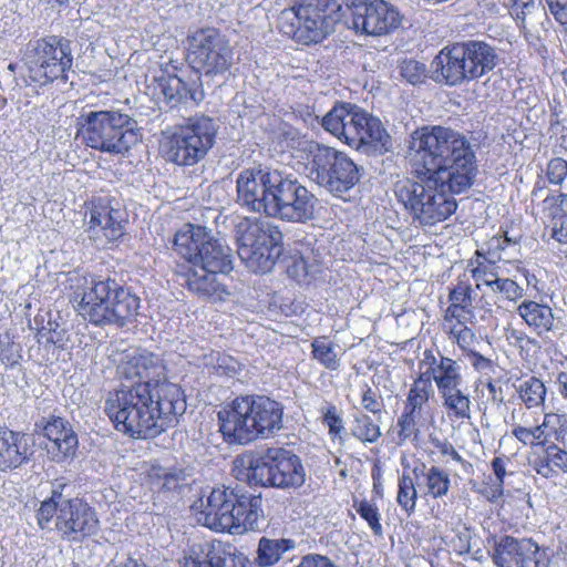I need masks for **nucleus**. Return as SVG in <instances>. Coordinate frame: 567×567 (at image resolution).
I'll use <instances>...</instances> for the list:
<instances>
[{
	"mask_svg": "<svg viewBox=\"0 0 567 567\" xmlns=\"http://www.w3.org/2000/svg\"><path fill=\"white\" fill-rule=\"evenodd\" d=\"M504 337L511 347L518 350L520 358L524 360H528L540 349L537 339L528 336L523 329L515 328L512 324H507L504 328Z\"/></svg>",
	"mask_w": 567,
	"mask_h": 567,
	"instance_id": "obj_43",
	"label": "nucleus"
},
{
	"mask_svg": "<svg viewBox=\"0 0 567 567\" xmlns=\"http://www.w3.org/2000/svg\"><path fill=\"white\" fill-rule=\"evenodd\" d=\"M534 470L545 478H554L560 473L567 474V451L550 443L535 460Z\"/></svg>",
	"mask_w": 567,
	"mask_h": 567,
	"instance_id": "obj_35",
	"label": "nucleus"
},
{
	"mask_svg": "<svg viewBox=\"0 0 567 567\" xmlns=\"http://www.w3.org/2000/svg\"><path fill=\"white\" fill-rule=\"evenodd\" d=\"M246 558L237 554L236 547L221 542H213L199 547L185 557L181 567H245Z\"/></svg>",
	"mask_w": 567,
	"mask_h": 567,
	"instance_id": "obj_22",
	"label": "nucleus"
},
{
	"mask_svg": "<svg viewBox=\"0 0 567 567\" xmlns=\"http://www.w3.org/2000/svg\"><path fill=\"white\" fill-rule=\"evenodd\" d=\"M453 194L447 187L434 186L432 195L425 196L429 204L423 210L421 225L432 226L454 214L457 203L452 196Z\"/></svg>",
	"mask_w": 567,
	"mask_h": 567,
	"instance_id": "obj_30",
	"label": "nucleus"
},
{
	"mask_svg": "<svg viewBox=\"0 0 567 567\" xmlns=\"http://www.w3.org/2000/svg\"><path fill=\"white\" fill-rule=\"evenodd\" d=\"M471 322L452 321L445 322V331L450 339L456 342L458 348L466 354L474 349L477 338L468 327Z\"/></svg>",
	"mask_w": 567,
	"mask_h": 567,
	"instance_id": "obj_47",
	"label": "nucleus"
},
{
	"mask_svg": "<svg viewBox=\"0 0 567 567\" xmlns=\"http://www.w3.org/2000/svg\"><path fill=\"white\" fill-rule=\"evenodd\" d=\"M318 198L292 174L281 172L269 217L291 223L313 218Z\"/></svg>",
	"mask_w": 567,
	"mask_h": 567,
	"instance_id": "obj_18",
	"label": "nucleus"
},
{
	"mask_svg": "<svg viewBox=\"0 0 567 567\" xmlns=\"http://www.w3.org/2000/svg\"><path fill=\"white\" fill-rule=\"evenodd\" d=\"M355 512L367 522L375 536H381L383 528L381 525V514L378 506L367 499L355 501L353 503Z\"/></svg>",
	"mask_w": 567,
	"mask_h": 567,
	"instance_id": "obj_52",
	"label": "nucleus"
},
{
	"mask_svg": "<svg viewBox=\"0 0 567 567\" xmlns=\"http://www.w3.org/2000/svg\"><path fill=\"white\" fill-rule=\"evenodd\" d=\"M126 217L118 203L114 205L106 198L95 199L90 208L89 231L103 236L107 243H114L125 233Z\"/></svg>",
	"mask_w": 567,
	"mask_h": 567,
	"instance_id": "obj_20",
	"label": "nucleus"
},
{
	"mask_svg": "<svg viewBox=\"0 0 567 567\" xmlns=\"http://www.w3.org/2000/svg\"><path fill=\"white\" fill-rule=\"evenodd\" d=\"M147 480L152 488L157 492H176L178 494L187 489L192 481L185 470L166 468L159 465H153L147 471Z\"/></svg>",
	"mask_w": 567,
	"mask_h": 567,
	"instance_id": "obj_31",
	"label": "nucleus"
},
{
	"mask_svg": "<svg viewBox=\"0 0 567 567\" xmlns=\"http://www.w3.org/2000/svg\"><path fill=\"white\" fill-rule=\"evenodd\" d=\"M349 28L357 34L381 37L390 34L401 24L399 10L384 0H348Z\"/></svg>",
	"mask_w": 567,
	"mask_h": 567,
	"instance_id": "obj_17",
	"label": "nucleus"
},
{
	"mask_svg": "<svg viewBox=\"0 0 567 567\" xmlns=\"http://www.w3.org/2000/svg\"><path fill=\"white\" fill-rule=\"evenodd\" d=\"M434 395V388L431 381V375L421 373L411 385L404 409L413 413L423 414L429 400Z\"/></svg>",
	"mask_w": 567,
	"mask_h": 567,
	"instance_id": "obj_39",
	"label": "nucleus"
},
{
	"mask_svg": "<svg viewBox=\"0 0 567 567\" xmlns=\"http://www.w3.org/2000/svg\"><path fill=\"white\" fill-rule=\"evenodd\" d=\"M161 87L163 95L171 103L172 107L179 103L187 104L189 102L197 105L204 100V91L200 84H197L195 81L190 83L184 82L177 75L164 79Z\"/></svg>",
	"mask_w": 567,
	"mask_h": 567,
	"instance_id": "obj_32",
	"label": "nucleus"
},
{
	"mask_svg": "<svg viewBox=\"0 0 567 567\" xmlns=\"http://www.w3.org/2000/svg\"><path fill=\"white\" fill-rule=\"evenodd\" d=\"M549 563L547 551L526 538L517 567H549Z\"/></svg>",
	"mask_w": 567,
	"mask_h": 567,
	"instance_id": "obj_50",
	"label": "nucleus"
},
{
	"mask_svg": "<svg viewBox=\"0 0 567 567\" xmlns=\"http://www.w3.org/2000/svg\"><path fill=\"white\" fill-rule=\"evenodd\" d=\"M54 527L70 540L79 542L97 533L100 523L95 512L80 499H68L61 504Z\"/></svg>",
	"mask_w": 567,
	"mask_h": 567,
	"instance_id": "obj_19",
	"label": "nucleus"
},
{
	"mask_svg": "<svg viewBox=\"0 0 567 567\" xmlns=\"http://www.w3.org/2000/svg\"><path fill=\"white\" fill-rule=\"evenodd\" d=\"M34 442L25 433L0 430V471L7 472L28 463L33 455Z\"/></svg>",
	"mask_w": 567,
	"mask_h": 567,
	"instance_id": "obj_24",
	"label": "nucleus"
},
{
	"mask_svg": "<svg viewBox=\"0 0 567 567\" xmlns=\"http://www.w3.org/2000/svg\"><path fill=\"white\" fill-rule=\"evenodd\" d=\"M509 12L518 27L534 21L545 29V24L549 23L545 8L536 4L534 0H513Z\"/></svg>",
	"mask_w": 567,
	"mask_h": 567,
	"instance_id": "obj_42",
	"label": "nucleus"
},
{
	"mask_svg": "<svg viewBox=\"0 0 567 567\" xmlns=\"http://www.w3.org/2000/svg\"><path fill=\"white\" fill-rule=\"evenodd\" d=\"M297 153L302 173L334 197L343 198L361 178L360 168L353 159L334 147L302 141Z\"/></svg>",
	"mask_w": 567,
	"mask_h": 567,
	"instance_id": "obj_6",
	"label": "nucleus"
},
{
	"mask_svg": "<svg viewBox=\"0 0 567 567\" xmlns=\"http://www.w3.org/2000/svg\"><path fill=\"white\" fill-rule=\"evenodd\" d=\"M493 292H498L504 299L511 302H518L525 295V289L519 286L514 279L499 278L496 285L493 286Z\"/></svg>",
	"mask_w": 567,
	"mask_h": 567,
	"instance_id": "obj_58",
	"label": "nucleus"
},
{
	"mask_svg": "<svg viewBox=\"0 0 567 567\" xmlns=\"http://www.w3.org/2000/svg\"><path fill=\"white\" fill-rule=\"evenodd\" d=\"M360 106L352 103H337L323 117L322 127L349 145L350 143V126L354 125V117L359 113Z\"/></svg>",
	"mask_w": 567,
	"mask_h": 567,
	"instance_id": "obj_28",
	"label": "nucleus"
},
{
	"mask_svg": "<svg viewBox=\"0 0 567 567\" xmlns=\"http://www.w3.org/2000/svg\"><path fill=\"white\" fill-rule=\"evenodd\" d=\"M188 51L193 68L205 75L224 74L233 63L228 41L214 28L200 29L190 35Z\"/></svg>",
	"mask_w": 567,
	"mask_h": 567,
	"instance_id": "obj_16",
	"label": "nucleus"
},
{
	"mask_svg": "<svg viewBox=\"0 0 567 567\" xmlns=\"http://www.w3.org/2000/svg\"><path fill=\"white\" fill-rule=\"evenodd\" d=\"M351 434L360 442L374 443L381 436V431L380 426L369 415L363 412H357L353 414Z\"/></svg>",
	"mask_w": 567,
	"mask_h": 567,
	"instance_id": "obj_45",
	"label": "nucleus"
},
{
	"mask_svg": "<svg viewBox=\"0 0 567 567\" xmlns=\"http://www.w3.org/2000/svg\"><path fill=\"white\" fill-rule=\"evenodd\" d=\"M544 174L549 184L560 186L567 177V161L563 157H553L546 164Z\"/></svg>",
	"mask_w": 567,
	"mask_h": 567,
	"instance_id": "obj_59",
	"label": "nucleus"
},
{
	"mask_svg": "<svg viewBox=\"0 0 567 567\" xmlns=\"http://www.w3.org/2000/svg\"><path fill=\"white\" fill-rule=\"evenodd\" d=\"M73 64L71 42L56 35H49L29 43L27 86L42 87L55 80H68Z\"/></svg>",
	"mask_w": 567,
	"mask_h": 567,
	"instance_id": "obj_13",
	"label": "nucleus"
},
{
	"mask_svg": "<svg viewBox=\"0 0 567 567\" xmlns=\"http://www.w3.org/2000/svg\"><path fill=\"white\" fill-rule=\"evenodd\" d=\"M346 17L338 0H296L277 20L279 31L298 44H318L336 31Z\"/></svg>",
	"mask_w": 567,
	"mask_h": 567,
	"instance_id": "obj_8",
	"label": "nucleus"
},
{
	"mask_svg": "<svg viewBox=\"0 0 567 567\" xmlns=\"http://www.w3.org/2000/svg\"><path fill=\"white\" fill-rule=\"evenodd\" d=\"M353 118L357 121L349 128L351 134L349 146L355 150L373 148L377 152L388 150L390 136L378 117L360 107L358 115Z\"/></svg>",
	"mask_w": 567,
	"mask_h": 567,
	"instance_id": "obj_23",
	"label": "nucleus"
},
{
	"mask_svg": "<svg viewBox=\"0 0 567 567\" xmlns=\"http://www.w3.org/2000/svg\"><path fill=\"white\" fill-rule=\"evenodd\" d=\"M78 135L87 147L115 156H125L142 138L137 121L115 109L81 114Z\"/></svg>",
	"mask_w": 567,
	"mask_h": 567,
	"instance_id": "obj_7",
	"label": "nucleus"
},
{
	"mask_svg": "<svg viewBox=\"0 0 567 567\" xmlns=\"http://www.w3.org/2000/svg\"><path fill=\"white\" fill-rule=\"evenodd\" d=\"M439 393L443 408L451 420H468L471 417V399L464 384L449 386Z\"/></svg>",
	"mask_w": 567,
	"mask_h": 567,
	"instance_id": "obj_34",
	"label": "nucleus"
},
{
	"mask_svg": "<svg viewBox=\"0 0 567 567\" xmlns=\"http://www.w3.org/2000/svg\"><path fill=\"white\" fill-rule=\"evenodd\" d=\"M217 122L207 115H194L162 133L159 152L166 162L189 167L202 162L213 148Z\"/></svg>",
	"mask_w": 567,
	"mask_h": 567,
	"instance_id": "obj_11",
	"label": "nucleus"
},
{
	"mask_svg": "<svg viewBox=\"0 0 567 567\" xmlns=\"http://www.w3.org/2000/svg\"><path fill=\"white\" fill-rule=\"evenodd\" d=\"M236 233L243 264L255 274L270 271L281 254L279 227L266 219L246 217L237 224Z\"/></svg>",
	"mask_w": 567,
	"mask_h": 567,
	"instance_id": "obj_12",
	"label": "nucleus"
},
{
	"mask_svg": "<svg viewBox=\"0 0 567 567\" xmlns=\"http://www.w3.org/2000/svg\"><path fill=\"white\" fill-rule=\"evenodd\" d=\"M64 330H59V323L49 316L45 326L39 327V332L35 333L38 340L45 339V342L51 344L62 346L64 342Z\"/></svg>",
	"mask_w": 567,
	"mask_h": 567,
	"instance_id": "obj_61",
	"label": "nucleus"
},
{
	"mask_svg": "<svg viewBox=\"0 0 567 567\" xmlns=\"http://www.w3.org/2000/svg\"><path fill=\"white\" fill-rule=\"evenodd\" d=\"M185 411V394L179 385H166L155 393L121 383L104 402V412L115 429L138 439L161 434Z\"/></svg>",
	"mask_w": 567,
	"mask_h": 567,
	"instance_id": "obj_1",
	"label": "nucleus"
},
{
	"mask_svg": "<svg viewBox=\"0 0 567 567\" xmlns=\"http://www.w3.org/2000/svg\"><path fill=\"white\" fill-rule=\"evenodd\" d=\"M61 493L53 492L49 499L41 503L37 513L38 525L41 529H52L53 518L56 519L61 509V504L66 502Z\"/></svg>",
	"mask_w": 567,
	"mask_h": 567,
	"instance_id": "obj_49",
	"label": "nucleus"
},
{
	"mask_svg": "<svg viewBox=\"0 0 567 567\" xmlns=\"http://www.w3.org/2000/svg\"><path fill=\"white\" fill-rule=\"evenodd\" d=\"M512 435L524 445L543 446L544 449L549 445L550 440V431H544L537 423L532 426H514Z\"/></svg>",
	"mask_w": 567,
	"mask_h": 567,
	"instance_id": "obj_48",
	"label": "nucleus"
},
{
	"mask_svg": "<svg viewBox=\"0 0 567 567\" xmlns=\"http://www.w3.org/2000/svg\"><path fill=\"white\" fill-rule=\"evenodd\" d=\"M446 545L456 555L462 556L471 551L472 532L463 526L452 532L446 536Z\"/></svg>",
	"mask_w": 567,
	"mask_h": 567,
	"instance_id": "obj_55",
	"label": "nucleus"
},
{
	"mask_svg": "<svg viewBox=\"0 0 567 567\" xmlns=\"http://www.w3.org/2000/svg\"><path fill=\"white\" fill-rule=\"evenodd\" d=\"M185 284L188 289L199 296L210 297L217 295L220 285L217 281V274L197 265H190L185 274Z\"/></svg>",
	"mask_w": 567,
	"mask_h": 567,
	"instance_id": "obj_38",
	"label": "nucleus"
},
{
	"mask_svg": "<svg viewBox=\"0 0 567 567\" xmlns=\"http://www.w3.org/2000/svg\"><path fill=\"white\" fill-rule=\"evenodd\" d=\"M471 272L476 282L477 289L484 285L489 287L492 290L493 286H495L496 281L501 278L497 272V266L481 262V260L476 261V265L472 268Z\"/></svg>",
	"mask_w": 567,
	"mask_h": 567,
	"instance_id": "obj_54",
	"label": "nucleus"
},
{
	"mask_svg": "<svg viewBox=\"0 0 567 567\" xmlns=\"http://www.w3.org/2000/svg\"><path fill=\"white\" fill-rule=\"evenodd\" d=\"M296 543L289 538H267L261 537L258 542L255 561L259 567H270L276 565L285 553L292 550Z\"/></svg>",
	"mask_w": 567,
	"mask_h": 567,
	"instance_id": "obj_36",
	"label": "nucleus"
},
{
	"mask_svg": "<svg viewBox=\"0 0 567 567\" xmlns=\"http://www.w3.org/2000/svg\"><path fill=\"white\" fill-rule=\"evenodd\" d=\"M199 233V228L195 233L192 225H185L175 233L173 238L174 250L190 265H193L196 254L202 247V241H204Z\"/></svg>",
	"mask_w": 567,
	"mask_h": 567,
	"instance_id": "obj_40",
	"label": "nucleus"
},
{
	"mask_svg": "<svg viewBox=\"0 0 567 567\" xmlns=\"http://www.w3.org/2000/svg\"><path fill=\"white\" fill-rule=\"evenodd\" d=\"M320 411L322 414V423L329 429L331 439L342 441L341 434L344 432V423L338 408L334 404H328L321 408Z\"/></svg>",
	"mask_w": 567,
	"mask_h": 567,
	"instance_id": "obj_53",
	"label": "nucleus"
},
{
	"mask_svg": "<svg viewBox=\"0 0 567 567\" xmlns=\"http://www.w3.org/2000/svg\"><path fill=\"white\" fill-rule=\"evenodd\" d=\"M498 55L495 49L480 40L456 42L443 48L433 59V80L450 86L477 80L495 69Z\"/></svg>",
	"mask_w": 567,
	"mask_h": 567,
	"instance_id": "obj_10",
	"label": "nucleus"
},
{
	"mask_svg": "<svg viewBox=\"0 0 567 567\" xmlns=\"http://www.w3.org/2000/svg\"><path fill=\"white\" fill-rule=\"evenodd\" d=\"M422 472L423 483L426 488V495L433 498H440L447 495L451 487L450 475L439 466L426 467L424 464L421 468L415 467L414 473ZM419 477V475H416Z\"/></svg>",
	"mask_w": 567,
	"mask_h": 567,
	"instance_id": "obj_41",
	"label": "nucleus"
},
{
	"mask_svg": "<svg viewBox=\"0 0 567 567\" xmlns=\"http://www.w3.org/2000/svg\"><path fill=\"white\" fill-rule=\"evenodd\" d=\"M281 172L260 166L243 169L236 181L237 203L269 217Z\"/></svg>",
	"mask_w": 567,
	"mask_h": 567,
	"instance_id": "obj_15",
	"label": "nucleus"
},
{
	"mask_svg": "<svg viewBox=\"0 0 567 567\" xmlns=\"http://www.w3.org/2000/svg\"><path fill=\"white\" fill-rule=\"evenodd\" d=\"M233 475L250 486L297 488L306 480L300 458L281 447L267 449L261 455L247 453L236 456Z\"/></svg>",
	"mask_w": 567,
	"mask_h": 567,
	"instance_id": "obj_9",
	"label": "nucleus"
},
{
	"mask_svg": "<svg viewBox=\"0 0 567 567\" xmlns=\"http://www.w3.org/2000/svg\"><path fill=\"white\" fill-rule=\"evenodd\" d=\"M422 417L421 414L413 413L404 409L402 415L398 420L399 437L401 441H406L419 432L417 421Z\"/></svg>",
	"mask_w": 567,
	"mask_h": 567,
	"instance_id": "obj_60",
	"label": "nucleus"
},
{
	"mask_svg": "<svg viewBox=\"0 0 567 567\" xmlns=\"http://www.w3.org/2000/svg\"><path fill=\"white\" fill-rule=\"evenodd\" d=\"M516 392L527 410L544 405L547 389L542 380L530 377L516 386Z\"/></svg>",
	"mask_w": 567,
	"mask_h": 567,
	"instance_id": "obj_44",
	"label": "nucleus"
},
{
	"mask_svg": "<svg viewBox=\"0 0 567 567\" xmlns=\"http://www.w3.org/2000/svg\"><path fill=\"white\" fill-rule=\"evenodd\" d=\"M416 499L417 492L413 478L409 474L403 473L399 480L396 502L402 511L411 515L415 511Z\"/></svg>",
	"mask_w": 567,
	"mask_h": 567,
	"instance_id": "obj_51",
	"label": "nucleus"
},
{
	"mask_svg": "<svg viewBox=\"0 0 567 567\" xmlns=\"http://www.w3.org/2000/svg\"><path fill=\"white\" fill-rule=\"evenodd\" d=\"M400 74L409 83L415 85L423 83L426 79V65L420 61L409 59L400 64Z\"/></svg>",
	"mask_w": 567,
	"mask_h": 567,
	"instance_id": "obj_57",
	"label": "nucleus"
},
{
	"mask_svg": "<svg viewBox=\"0 0 567 567\" xmlns=\"http://www.w3.org/2000/svg\"><path fill=\"white\" fill-rule=\"evenodd\" d=\"M538 426H542L544 431H550L555 435V440L559 443L565 442V435L567 434V419L566 415L556 413H545L543 422H537Z\"/></svg>",
	"mask_w": 567,
	"mask_h": 567,
	"instance_id": "obj_56",
	"label": "nucleus"
},
{
	"mask_svg": "<svg viewBox=\"0 0 567 567\" xmlns=\"http://www.w3.org/2000/svg\"><path fill=\"white\" fill-rule=\"evenodd\" d=\"M543 209L548 212L547 216L550 218H555L559 212L567 215V194L547 196L543 199Z\"/></svg>",
	"mask_w": 567,
	"mask_h": 567,
	"instance_id": "obj_63",
	"label": "nucleus"
},
{
	"mask_svg": "<svg viewBox=\"0 0 567 567\" xmlns=\"http://www.w3.org/2000/svg\"><path fill=\"white\" fill-rule=\"evenodd\" d=\"M516 312L524 323L539 338L545 337L555 329V316L550 306L529 299L523 300Z\"/></svg>",
	"mask_w": 567,
	"mask_h": 567,
	"instance_id": "obj_27",
	"label": "nucleus"
},
{
	"mask_svg": "<svg viewBox=\"0 0 567 567\" xmlns=\"http://www.w3.org/2000/svg\"><path fill=\"white\" fill-rule=\"evenodd\" d=\"M414 174H430L447 183L452 193H464L477 175L476 155L461 133L443 126L422 127L410 141Z\"/></svg>",
	"mask_w": 567,
	"mask_h": 567,
	"instance_id": "obj_2",
	"label": "nucleus"
},
{
	"mask_svg": "<svg viewBox=\"0 0 567 567\" xmlns=\"http://www.w3.org/2000/svg\"><path fill=\"white\" fill-rule=\"evenodd\" d=\"M193 265H199L216 274H228L233 270L230 249L217 240H204Z\"/></svg>",
	"mask_w": 567,
	"mask_h": 567,
	"instance_id": "obj_29",
	"label": "nucleus"
},
{
	"mask_svg": "<svg viewBox=\"0 0 567 567\" xmlns=\"http://www.w3.org/2000/svg\"><path fill=\"white\" fill-rule=\"evenodd\" d=\"M76 312L96 327H124L136 320L141 299L111 278H93L71 296Z\"/></svg>",
	"mask_w": 567,
	"mask_h": 567,
	"instance_id": "obj_5",
	"label": "nucleus"
},
{
	"mask_svg": "<svg viewBox=\"0 0 567 567\" xmlns=\"http://www.w3.org/2000/svg\"><path fill=\"white\" fill-rule=\"evenodd\" d=\"M116 373L122 383L145 388L155 393L162 392L166 385H177L168 381L163 358L145 349H135L123 354Z\"/></svg>",
	"mask_w": 567,
	"mask_h": 567,
	"instance_id": "obj_14",
	"label": "nucleus"
},
{
	"mask_svg": "<svg viewBox=\"0 0 567 567\" xmlns=\"http://www.w3.org/2000/svg\"><path fill=\"white\" fill-rule=\"evenodd\" d=\"M312 358L330 371L340 367V360L336 352L334 344L326 337L316 338L312 343Z\"/></svg>",
	"mask_w": 567,
	"mask_h": 567,
	"instance_id": "obj_46",
	"label": "nucleus"
},
{
	"mask_svg": "<svg viewBox=\"0 0 567 567\" xmlns=\"http://www.w3.org/2000/svg\"><path fill=\"white\" fill-rule=\"evenodd\" d=\"M525 542L526 538L518 539L508 535L495 539L491 554L494 565L497 567H517Z\"/></svg>",
	"mask_w": 567,
	"mask_h": 567,
	"instance_id": "obj_37",
	"label": "nucleus"
},
{
	"mask_svg": "<svg viewBox=\"0 0 567 567\" xmlns=\"http://www.w3.org/2000/svg\"><path fill=\"white\" fill-rule=\"evenodd\" d=\"M219 432L228 444L268 439L282 429V405L265 395L237 396L217 413Z\"/></svg>",
	"mask_w": 567,
	"mask_h": 567,
	"instance_id": "obj_3",
	"label": "nucleus"
},
{
	"mask_svg": "<svg viewBox=\"0 0 567 567\" xmlns=\"http://www.w3.org/2000/svg\"><path fill=\"white\" fill-rule=\"evenodd\" d=\"M425 358L430 363V370L426 373L431 375V380H434L439 392L449 386L463 385L462 369L455 360L445 355L436 360L431 352H426Z\"/></svg>",
	"mask_w": 567,
	"mask_h": 567,
	"instance_id": "obj_33",
	"label": "nucleus"
},
{
	"mask_svg": "<svg viewBox=\"0 0 567 567\" xmlns=\"http://www.w3.org/2000/svg\"><path fill=\"white\" fill-rule=\"evenodd\" d=\"M420 182L404 179L395 184L394 193L399 203L410 213L412 219L421 225L422 214L429 202L425 196L432 195L434 186L450 187L447 183L436 181L430 174H415Z\"/></svg>",
	"mask_w": 567,
	"mask_h": 567,
	"instance_id": "obj_21",
	"label": "nucleus"
},
{
	"mask_svg": "<svg viewBox=\"0 0 567 567\" xmlns=\"http://www.w3.org/2000/svg\"><path fill=\"white\" fill-rule=\"evenodd\" d=\"M20 346L6 332L0 334V360L9 364H16L21 358Z\"/></svg>",
	"mask_w": 567,
	"mask_h": 567,
	"instance_id": "obj_62",
	"label": "nucleus"
},
{
	"mask_svg": "<svg viewBox=\"0 0 567 567\" xmlns=\"http://www.w3.org/2000/svg\"><path fill=\"white\" fill-rule=\"evenodd\" d=\"M262 501L240 487L217 486L203 495L192 508L199 524L216 532L244 534L258 529Z\"/></svg>",
	"mask_w": 567,
	"mask_h": 567,
	"instance_id": "obj_4",
	"label": "nucleus"
},
{
	"mask_svg": "<svg viewBox=\"0 0 567 567\" xmlns=\"http://www.w3.org/2000/svg\"><path fill=\"white\" fill-rule=\"evenodd\" d=\"M295 567H341L330 557L317 553H309L300 558Z\"/></svg>",
	"mask_w": 567,
	"mask_h": 567,
	"instance_id": "obj_64",
	"label": "nucleus"
},
{
	"mask_svg": "<svg viewBox=\"0 0 567 567\" xmlns=\"http://www.w3.org/2000/svg\"><path fill=\"white\" fill-rule=\"evenodd\" d=\"M44 434L49 440L48 452L56 462L74 455L78 447V436L62 417H52L44 426Z\"/></svg>",
	"mask_w": 567,
	"mask_h": 567,
	"instance_id": "obj_25",
	"label": "nucleus"
},
{
	"mask_svg": "<svg viewBox=\"0 0 567 567\" xmlns=\"http://www.w3.org/2000/svg\"><path fill=\"white\" fill-rule=\"evenodd\" d=\"M476 293L472 285L458 281L449 291L450 305L445 310L444 322L461 321L475 323L474 301Z\"/></svg>",
	"mask_w": 567,
	"mask_h": 567,
	"instance_id": "obj_26",
	"label": "nucleus"
}]
</instances>
